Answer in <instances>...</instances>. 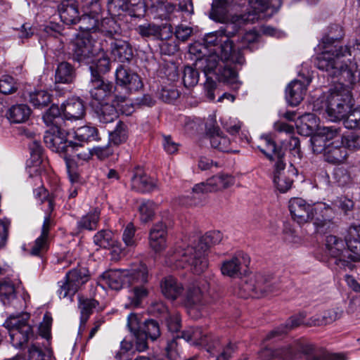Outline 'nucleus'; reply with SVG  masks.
Returning a JSON list of instances; mask_svg holds the SVG:
<instances>
[{
    "instance_id": "nucleus-1",
    "label": "nucleus",
    "mask_w": 360,
    "mask_h": 360,
    "mask_svg": "<svg viewBox=\"0 0 360 360\" xmlns=\"http://www.w3.org/2000/svg\"><path fill=\"white\" fill-rule=\"evenodd\" d=\"M334 48V51L333 49L327 50L317 56V68L327 72L330 77H341L349 84L354 83L359 66L354 58H345L360 54V41L352 39L345 46H335Z\"/></svg>"
},
{
    "instance_id": "nucleus-2",
    "label": "nucleus",
    "mask_w": 360,
    "mask_h": 360,
    "mask_svg": "<svg viewBox=\"0 0 360 360\" xmlns=\"http://www.w3.org/2000/svg\"><path fill=\"white\" fill-rule=\"evenodd\" d=\"M289 210L292 219L300 224L314 221L316 231L325 234L333 226L330 218L333 208L323 202L310 205L300 198H293L289 201Z\"/></svg>"
},
{
    "instance_id": "nucleus-3",
    "label": "nucleus",
    "mask_w": 360,
    "mask_h": 360,
    "mask_svg": "<svg viewBox=\"0 0 360 360\" xmlns=\"http://www.w3.org/2000/svg\"><path fill=\"white\" fill-rule=\"evenodd\" d=\"M116 83L115 99L114 103L124 114L129 115L134 111V107L129 99V95L141 89L143 84L140 77L134 72L119 66L115 72Z\"/></svg>"
},
{
    "instance_id": "nucleus-4",
    "label": "nucleus",
    "mask_w": 360,
    "mask_h": 360,
    "mask_svg": "<svg viewBox=\"0 0 360 360\" xmlns=\"http://www.w3.org/2000/svg\"><path fill=\"white\" fill-rule=\"evenodd\" d=\"M148 281V268L141 262L130 269L107 271L100 278V282L115 290L122 289L126 283L132 285L136 283H146Z\"/></svg>"
},
{
    "instance_id": "nucleus-5",
    "label": "nucleus",
    "mask_w": 360,
    "mask_h": 360,
    "mask_svg": "<svg viewBox=\"0 0 360 360\" xmlns=\"http://www.w3.org/2000/svg\"><path fill=\"white\" fill-rule=\"evenodd\" d=\"M211 46L214 47L213 53H215V50H217L218 53H220L222 59H231L240 64H243L245 62V58L240 51L234 50L233 41L227 37H223L221 34H219V30L206 34L204 37V44L195 43L190 47L189 51L195 55L201 54Z\"/></svg>"
},
{
    "instance_id": "nucleus-6",
    "label": "nucleus",
    "mask_w": 360,
    "mask_h": 360,
    "mask_svg": "<svg viewBox=\"0 0 360 360\" xmlns=\"http://www.w3.org/2000/svg\"><path fill=\"white\" fill-rule=\"evenodd\" d=\"M168 264L176 268H186L188 266L196 274L203 273L208 268L207 252L195 246H188L184 249H176L167 261Z\"/></svg>"
},
{
    "instance_id": "nucleus-7",
    "label": "nucleus",
    "mask_w": 360,
    "mask_h": 360,
    "mask_svg": "<svg viewBox=\"0 0 360 360\" xmlns=\"http://www.w3.org/2000/svg\"><path fill=\"white\" fill-rule=\"evenodd\" d=\"M352 105L349 89L340 83L331 89L327 98L326 112L329 119L336 122L345 119Z\"/></svg>"
},
{
    "instance_id": "nucleus-8",
    "label": "nucleus",
    "mask_w": 360,
    "mask_h": 360,
    "mask_svg": "<svg viewBox=\"0 0 360 360\" xmlns=\"http://www.w3.org/2000/svg\"><path fill=\"white\" fill-rule=\"evenodd\" d=\"M30 316L27 313L11 315L5 321L4 326L8 330L11 342L17 349H22L34 337L32 326L27 321Z\"/></svg>"
},
{
    "instance_id": "nucleus-9",
    "label": "nucleus",
    "mask_w": 360,
    "mask_h": 360,
    "mask_svg": "<svg viewBox=\"0 0 360 360\" xmlns=\"http://www.w3.org/2000/svg\"><path fill=\"white\" fill-rule=\"evenodd\" d=\"M70 134V127L68 126L51 127L45 133L44 143L52 151L71 155L79 146L73 141H68Z\"/></svg>"
},
{
    "instance_id": "nucleus-10",
    "label": "nucleus",
    "mask_w": 360,
    "mask_h": 360,
    "mask_svg": "<svg viewBox=\"0 0 360 360\" xmlns=\"http://www.w3.org/2000/svg\"><path fill=\"white\" fill-rule=\"evenodd\" d=\"M89 279V271L85 267L75 268L69 271L64 281L58 282L57 291L60 299L67 298L72 302L79 288Z\"/></svg>"
},
{
    "instance_id": "nucleus-11",
    "label": "nucleus",
    "mask_w": 360,
    "mask_h": 360,
    "mask_svg": "<svg viewBox=\"0 0 360 360\" xmlns=\"http://www.w3.org/2000/svg\"><path fill=\"white\" fill-rule=\"evenodd\" d=\"M269 276L261 273L248 277L239 285L238 295L242 298H259L265 295L269 288Z\"/></svg>"
},
{
    "instance_id": "nucleus-12",
    "label": "nucleus",
    "mask_w": 360,
    "mask_h": 360,
    "mask_svg": "<svg viewBox=\"0 0 360 360\" xmlns=\"http://www.w3.org/2000/svg\"><path fill=\"white\" fill-rule=\"evenodd\" d=\"M72 54L74 60L78 63L89 64L94 53L98 49H96L95 42L88 33L78 35L72 44Z\"/></svg>"
},
{
    "instance_id": "nucleus-13",
    "label": "nucleus",
    "mask_w": 360,
    "mask_h": 360,
    "mask_svg": "<svg viewBox=\"0 0 360 360\" xmlns=\"http://www.w3.org/2000/svg\"><path fill=\"white\" fill-rule=\"evenodd\" d=\"M101 0H82V7L85 13L79 17L78 21L80 23V30L86 32L97 31L98 22L101 19Z\"/></svg>"
},
{
    "instance_id": "nucleus-14",
    "label": "nucleus",
    "mask_w": 360,
    "mask_h": 360,
    "mask_svg": "<svg viewBox=\"0 0 360 360\" xmlns=\"http://www.w3.org/2000/svg\"><path fill=\"white\" fill-rule=\"evenodd\" d=\"M326 253L335 259V264L340 268L349 264V251L347 247V240H344L334 235L327 236L325 240Z\"/></svg>"
},
{
    "instance_id": "nucleus-15",
    "label": "nucleus",
    "mask_w": 360,
    "mask_h": 360,
    "mask_svg": "<svg viewBox=\"0 0 360 360\" xmlns=\"http://www.w3.org/2000/svg\"><path fill=\"white\" fill-rule=\"evenodd\" d=\"M207 304V300L204 291L198 283L191 284L187 290L186 306L190 316L198 319L203 315Z\"/></svg>"
},
{
    "instance_id": "nucleus-16",
    "label": "nucleus",
    "mask_w": 360,
    "mask_h": 360,
    "mask_svg": "<svg viewBox=\"0 0 360 360\" xmlns=\"http://www.w3.org/2000/svg\"><path fill=\"white\" fill-rule=\"evenodd\" d=\"M271 147H273L274 157L271 155V160L276 158L275 164L276 172L274 178V182L276 188L282 193H285L288 191L292 181L287 177L282 175L281 171L284 170L285 167V163L283 158H284L285 148L282 146H277L274 141H271Z\"/></svg>"
},
{
    "instance_id": "nucleus-17",
    "label": "nucleus",
    "mask_w": 360,
    "mask_h": 360,
    "mask_svg": "<svg viewBox=\"0 0 360 360\" xmlns=\"http://www.w3.org/2000/svg\"><path fill=\"white\" fill-rule=\"evenodd\" d=\"M235 183V178L229 174H219L208 179L206 182L196 184L193 188V197L199 194L226 189Z\"/></svg>"
},
{
    "instance_id": "nucleus-18",
    "label": "nucleus",
    "mask_w": 360,
    "mask_h": 360,
    "mask_svg": "<svg viewBox=\"0 0 360 360\" xmlns=\"http://www.w3.org/2000/svg\"><path fill=\"white\" fill-rule=\"evenodd\" d=\"M181 337L193 345L207 347V352L213 354L214 349L219 344L218 340L212 339V337L208 336L207 332L199 327L188 328L183 331Z\"/></svg>"
},
{
    "instance_id": "nucleus-19",
    "label": "nucleus",
    "mask_w": 360,
    "mask_h": 360,
    "mask_svg": "<svg viewBox=\"0 0 360 360\" xmlns=\"http://www.w3.org/2000/svg\"><path fill=\"white\" fill-rule=\"evenodd\" d=\"M249 262L248 256L240 252L232 257L224 260L221 264L220 270L222 275L230 278H236L240 275L243 264L248 266Z\"/></svg>"
},
{
    "instance_id": "nucleus-20",
    "label": "nucleus",
    "mask_w": 360,
    "mask_h": 360,
    "mask_svg": "<svg viewBox=\"0 0 360 360\" xmlns=\"http://www.w3.org/2000/svg\"><path fill=\"white\" fill-rule=\"evenodd\" d=\"M167 229L163 221H158L153 224L149 231V247L156 253L165 250L167 247Z\"/></svg>"
},
{
    "instance_id": "nucleus-21",
    "label": "nucleus",
    "mask_w": 360,
    "mask_h": 360,
    "mask_svg": "<svg viewBox=\"0 0 360 360\" xmlns=\"http://www.w3.org/2000/svg\"><path fill=\"white\" fill-rule=\"evenodd\" d=\"M91 88L89 93L93 99L102 103L105 98L115 94L116 87L110 82L104 80L100 75L93 76L91 79Z\"/></svg>"
},
{
    "instance_id": "nucleus-22",
    "label": "nucleus",
    "mask_w": 360,
    "mask_h": 360,
    "mask_svg": "<svg viewBox=\"0 0 360 360\" xmlns=\"http://www.w3.org/2000/svg\"><path fill=\"white\" fill-rule=\"evenodd\" d=\"M62 110L68 126L70 127L73 122L82 120L85 115V107L82 100L72 97L68 98L62 105Z\"/></svg>"
},
{
    "instance_id": "nucleus-23",
    "label": "nucleus",
    "mask_w": 360,
    "mask_h": 360,
    "mask_svg": "<svg viewBox=\"0 0 360 360\" xmlns=\"http://www.w3.org/2000/svg\"><path fill=\"white\" fill-rule=\"evenodd\" d=\"M53 226V221L49 214L44 217L40 236L34 240L30 253L34 256H39L46 252L49 248L50 229Z\"/></svg>"
},
{
    "instance_id": "nucleus-24",
    "label": "nucleus",
    "mask_w": 360,
    "mask_h": 360,
    "mask_svg": "<svg viewBox=\"0 0 360 360\" xmlns=\"http://www.w3.org/2000/svg\"><path fill=\"white\" fill-rule=\"evenodd\" d=\"M198 55L194 63L195 68L204 72L207 77L210 74L215 75V72L221 64L220 53L215 50V53H211L207 56L205 53Z\"/></svg>"
},
{
    "instance_id": "nucleus-25",
    "label": "nucleus",
    "mask_w": 360,
    "mask_h": 360,
    "mask_svg": "<svg viewBox=\"0 0 360 360\" xmlns=\"http://www.w3.org/2000/svg\"><path fill=\"white\" fill-rule=\"evenodd\" d=\"M323 155L325 160L329 163L334 165L343 163L348 157V151L344 144V139L328 143Z\"/></svg>"
},
{
    "instance_id": "nucleus-26",
    "label": "nucleus",
    "mask_w": 360,
    "mask_h": 360,
    "mask_svg": "<svg viewBox=\"0 0 360 360\" xmlns=\"http://www.w3.org/2000/svg\"><path fill=\"white\" fill-rule=\"evenodd\" d=\"M61 20L67 25H74L79 20L80 12L76 0H63L58 6Z\"/></svg>"
},
{
    "instance_id": "nucleus-27",
    "label": "nucleus",
    "mask_w": 360,
    "mask_h": 360,
    "mask_svg": "<svg viewBox=\"0 0 360 360\" xmlns=\"http://www.w3.org/2000/svg\"><path fill=\"white\" fill-rule=\"evenodd\" d=\"M310 80H307V83L295 79L292 81L286 87L285 97L288 103L292 106L298 105L304 99L306 94L307 86L309 84Z\"/></svg>"
},
{
    "instance_id": "nucleus-28",
    "label": "nucleus",
    "mask_w": 360,
    "mask_h": 360,
    "mask_svg": "<svg viewBox=\"0 0 360 360\" xmlns=\"http://www.w3.org/2000/svg\"><path fill=\"white\" fill-rule=\"evenodd\" d=\"M295 126L300 135L311 136L317 129L319 118L313 113H304L297 118Z\"/></svg>"
},
{
    "instance_id": "nucleus-29",
    "label": "nucleus",
    "mask_w": 360,
    "mask_h": 360,
    "mask_svg": "<svg viewBox=\"0 0 360 360\" xmlns=\"http://www.w3.org/2000/svg\"><path fill=\"white\" fill-rule=\"evenodd\" d=\"M131 0H108V11L114 15H119L121 12L127 11L131 16L141 15L140 12L143 11V7H138L129 4Z\"/></svg>"
},
{
    "instance_id": "nucleus-30",
    "label": "nucleus",
    "mask_w": 360,
    "mask_h": 360,
    "mask_svg": "<svg viewBox=\"0 0 360 360\" xmlns=\"http://www.w3.org/2000/svg\"><path fill=\"white\" fill-rule=\"evenodd\" d=\"M160 288L163 295L172 300L179 298L184 291L182 284L172 276H166L162 280Z\"/></svg>"
},
{
    "instance_id": "nucleus-31",
    "label": "nucleus",
    "mask_w": 360,
    "mask_h": 360,
    "mask_svg": "<svg viewBox=\"0 0 360 360\" xmlns=\"http://www.w3.org/2000/svg\"><path fill=\"white\" fill-rule=\"evenodd\" d=\"M345 36V32L341 26L339 25H330L327 31V33L323 37L321 46L323 51H326L330 49H335L334 46H338L337 43L340 41Z\"/></svg>"
},
{
    "instance_id": "nucleus-32",
    "label": "nucleus",
    "mask_w": 360,
    "mask_h": 360,
    "mask_svg": "<svg viewBox=\"0 0 360 360\" xmlns=\"http://www.w3.org/2000/svg\"><path fill=\"white\" fill-rule=\"evenodd\" d=\"M127 326L136 338V349L139 352L145 351L148 348V337L140 330V323L136 314H131L128 316Z\"/></svg>"
},
{
    "instance_id": "nucleus-33",
    "label": "nucleus",
    "mask_w": 360,
    "mask_h": 360,
    "mask_svg": "<svg viewBox=\"0 0 360 360\" xmlns=\"http://www.w3.org/2000/svg\"><path fill=\"white\" fill-rule=\"evenodd\" d=\"M229 62L238 64V63H235L231 59L225 60L221 58V64L219 66L217 71L215 72L216 78L219 82L227 84H235L238 82V74L228 63ZM239 65L240 64L239 63Z\"/></svg>"
},
{
    "instance_id": "nucleus-34",
    "label": "nucleus",
    "mask_w": 360,
    "mask_h": 360,
    "mask_svg": "<svg viewBox=\"0 0 360 360\" xmlns=\"http://www.w3.org/2000/svg\"><path fill=\"white\" fill-rule=\"evenodd\" d=\"M111 52L115 58L121 63L129 62L133 57L131 46L123 40H115L112 42Z\"/></svg>"
},
{
    "instance_id": "nucleus-35",
    "label": "nucleus",
    "mask_w": 360,
    "mask_h": 360,
    "mask_svg": "<svg viewBox=\"0 0 360 360\" xmlns=\"http://www.w3.org/2000/svg\"><path fill=\"white\" fill-rule=\"evenodd\" d=\"M31 115V109L25 104L12 105L6 112V117L12 123L26 122Z\"/></svg>"
},
{
    "instance_id": "nucleus-36",
    "label": "nucleus",
    "mask_w": 360,
    "mask_h": 360,
    "mask_svg": "<svg viewBox=\"0 0 360 360\" xmlns=\"http://www.w3.org/2000/svg\"><path fill=\"white\" fill-rule=\"evenodd\" d=\"M131 187L139 192H149L156 188V182L146 174L139 171L131 178Z\"/></svg>"
},
{
    "instance_id": "nucleus-37",
    "label": "nucleus",
    "mask_w": 360,
    "mask_h": 360,
    "mask_svg": "<svg viewBox=\"0 0 360 360\" xmlns=\"http://www.w3.org/2000/svg\"><path fill=\"white\" fill-rule=\"evenodd\" d=\"M89 64H90L89 70L91 77L94 75H100L101 73L104 74L110 69V59L103 52L98 53L96 55L95 53L94 58H92V60Z\"/></svg>"
},
{
    "instance_id": "nucleus-38",
    "label": "nucleus",
    "mask_w": 360,
    "mask_h": 360,
    "mask_svg": "<svg viewBox=\"0 0 360 360\" xmlns=\"http://www.w3.org/2000/svg\"><path fill=\"white\" fill-rule=\"evenodd\" d=\"M210 141L211 146L216 150L224 153L236 152L231 147L229 139L224 136L219 128H214L210 131Z\"/></svg>"
},
{
    "instance_id": "nucleus-39",
    "label": "nucleus",
    "mask_w": 360,
    "mask_h": 360,
    "mask_svg": "<svg viewBox=\"0 0 360 360\" xmlns=\"http://www.w3.org/2000/svg\"><path fill=\"white\" fill-rule=\"evenodd\" d=\"M76 73L74 67L68 62L59 63L56 70L55 79L56 82L70 84L75 79Z\"/></svg>"
},
{
    "instance_id": "nucleus-40",
    "label": "nucleus",
    "mask_w": 360,
    "mask_h": 360,
    "mask_svg": "<svg viewBox=\"0 0 360 360\" xmlns=\"http://www.w3.org/2000/svg\"><path fill=\"white\" fill-rule=\"evenodd\" d=\"M96 112L100 122L105 124L112 122L117 117L115 107L108 103H99L96 106Z\"/></svg>"
},
{
    "instance_id": "nucleus-41",
    "label": "nucleus",
    "mask_w": 360,
    "mask_h": 360,
    "mask_svg": "<svg viewBox=\"0 0 360 360\" xmlns=\"http://www.w3.org/2000/svg\"><path fill=\"white\" fill-rule=\"evenodd\" d=\"M43 120L47 126L57 127L68 126V122L65 121L64 116L60 115V109L56 105H52L50 108L43 115Z\"/></svg>"
},
{
    "instance_id": "nucleus-42",
    "label": "nucleus",
    "mask_w": 360,
    "mask_h": 360,
    "mask_svg": "<svg viewBox=\"0 0 360 360\" xmlns=\"http://www.w3.org/2000/svg\"><path fill=\"white\" fill-rule=\"evenodd\" d=\"M306 314L304 313H300L289 318L285 325H281L278 328L271 331V337L280 335L288 333L289 330L297 328L298 326L304 324L305 325L304 319Z\"/></svg>"
},
{
    "instance_id": "nucleus-43",
    "label": "nucleus",
    "mask_w": 360,
    "mask_h": 360,
    "mask_svg": "<svg viewBox=\"0 0 360 360\" xmlns=\"http://www.w3.org/2000/svg\"><path fill=\"white\" fill-rule=\"evenodd\" d=\"M98 305V302L95 299L79 297L78 308L80 311L82 323H86L94 309Z\"/></svg>"
},
{
    "instance_id": "nucleus-44",
    "label": "nucleus",
    "mask_w": 360,
    "mask_h": 360,
    "mask_svg": "<svg viewBox=\"0 0 360 360\" xmlns=\"http://www.w3.org/2000/svg\"><path fill=\"white\" fill-rule=\"evenodd\" d=\"M100 217V211L94 209L86 215L83 216L77 224L78 231L83 230H94L96 228Z\"/></svg>"
},
{
    "instance_id": "nucleus-45",
    "label": "nucleus",
    "mask_w": 360,
    "mask_h": 360,
    "mask_svg": "<svg viewBox=\"0 0 360 360\" xmlns=\"http://www.w3.org/2000/svg\"><path fill=\"white\" fill-rule=\"evenodd\" d=\"M233 0H214L210 18L217 22H224L227 17V6Z\"/></svg>"
},
{
    "instance_id": "nucleus-46",
    "label": "nucleus",
    "mask_w": 360,
    "mask_h": 360,
    "mask_svg": "<svg viewBox=\"0 0 360 360\" xmlns=\"http://www.w3.org/2000/svg\"><path fill=\"white\" fill-rule=\"evenodd\" d=\"M222 233L219 231H210L199 238L195 247L207 252L212 245L219 244L222 240Z\"/></svg>"
},
{
    "instance_id": "nucleus-47",
    "label": "nucleus",
    "mask_w": 360,
    "mask_h": 360,
    "mask_svg": "<svg viewBox=\"0 0 360 360\" xmlns=\"http://www.w3.org/2000/svg\"><path fill=\"white\" fill-rule=\"evenodd\" d=\"M74 137L81 142L97 141L98 138V129L92 126H83L73 131Z\"/></svg>"
},
{
    "instance_id": "nucleus-48",
    "label": "nucleus",
    "mask_w": 360,
    "mask_h": 360,
    "mask_svg": "<svg viewBox=\"0 0 360 360\" xmlns=\"http://www.w3.org/2000/svg\"><path fill=\"white\" fill-rule=\"evenodd\" d=\"M27 99L38 108L47 106L51 101V95L44 90H34L29 92Z\"/></svg>"
},
{
    "instance_id": "nucleus-49",
    "label": "nucleus",
    "mask_w": 360,
    "mask_h": 360,
    "mask_svg": "<svg viewBox=\"0 0 360 360\" xmlns=\"http://www.w3.org/2000/svg\"><path fill=\"white\" fill-rule=\"evenodd\" d=\"M128 128L126 124L119 121L115 129L109 134V139L114 145L118 146L127 141Z\"/></svg>"
},
{
    "instance_id": "nucleus-50",
    "label": "nucleus",
    "mask_w": 360,
    "mask_h": 360,
    "mask_svg": "<svg viewBox=\"0 0 360 360\" xmlns=\"http://www.w3.org/2000/svg\"><path fill=\"white\" fill-rule=\"evenodd\" d=\"M348 256H350L349 264L350 262L360 261V238L357 236H352L348 233L346 237Z\"/></svg>"
},
{
    "instance_id": "nucleus-51",
    "label": "nucleus",
    "mask_w": 360,
    "mask_h": 360,
    "mask_svg": "<svg viewBox=\"0 0 360 360\" xmlns=\"http://www.w3.org/2000/svg\"><path fill=\"white\" fill-rule=\"evenodd\" d=\"M93 239L94 244L99 248L108 249L115 245L113 234L108 230L98 231Z\"/></svg>"
},
{
    "instance_id": "nucleus-52",
    "label": "nucleus",
    "mask_w": 360,
    "mask_h": 360,
    "mask_svg": "<svg viewBox=\"0 0 360 360\" xmlns=\"http://www.w3.org/2000/svg\"><path fill=\"white\" fill-rule=\"evenodd\" d=\"M15 300L13 284L9 281L0 283V300L4 305L10 304Z\"/></svg>"
},
{
    "instance_id": "nucleus-53",
    "label": "nucleus",
    "mask_w": 360,
    "mask_h": 360,
    "mask_svg": "<svg viewBox=\"0 0 360 360\" xmlns=\"http://www.w3.org/2000/svg\"><path fill=\"white\" fill-rule=\"evenodd\" d=\"M140 330L152 340H155L160 335L159 323L153 319L145 321L143 326H140Z\"/></svg>"
},
{
    "instance_id": "nucleus-54",
    "label": "nucleus",
    "mask_w": 360,
    "mask_h": 360,
    "mask_svg": "<svg viewBox=\"0 0 360 360\" xmlns=\"http://www.w3.org/2000/svg\"><path fill=\"white\" fill-rule=\"evenodd\" d=\"M156 205L150 200L143 201L139 207L140 219L143 223L151 221L155 215Z\"/></svg>"
},
{
    "instance_id": "nucleus-55",
    "label": "nucleus",
    "mask_w": 360,
    "mask_h": 360,
    "mask_svg": "<svg viewBox=\"0 0 360 360\" xmlns=\"http://www.w3.org/2000/svg\"><path fill=\"white\" fill-rule=\"evenodd\" d=\"M318 131L327 143H330L335 140H341L343 137V135L341 134V128L335 126L321 127L318 129Z\"/></svg>"
},
{
    "instance_id": "nucleus-56",
    "label": "nucleus",
    "mask_w": 360,
    "mask_h": 360,
    "mask_svg": "<svg viewBox=\"0 0 360 360\" xmlns=\"http://www.w3.org/2000/svg\"><path fill=\"white\" fill-rule=\"evenodd\" d=\"M34 198L44 203L45 202H47V210H46V214H49L51 216V212L53 211L54 207L53 200L52 197L49 196V194L46 189L44 186H39L34 191Z\"/></svg>"
},
{
    "instance_id": "nucleus-57",
    "label": "nucleus",
    "mask_w": 360,
    "mask_h": 360,
    "mask_svg": "<svg viewBox=\"0 0 360 360\" xmlns=\"http://www.w3.org/2000/svg\"><path fill=\"white\" fill-rule=\"evenodd\" d=\"M53 352L50 349L43 352L36 344H32L28 349L27 360H51Z\"/></svg>"
},
{
    "instance_id": "nucleus-58",
    "label": "nucleus",
    "mask_w": 360,
    "mask_h": 360,
    "mask_svg": "<svg viewBox=\"0 0 360 360\" xmlns=\"http://www.w3.org/2000/svg\"><path fill=\"white\" fill-rule=\"evenodd\" d=\"M199 69L191 66H186L184 70L183 82L186 87H191L196 85L199 80Z\"/></svg>"
},
{
    "instance_id": "nucleus-59",
    "label": "nucleus",
    "mask_w": 360,
    "mask_h": 360,
    "mask_svg": "<svg viewBox=\"0 0 360 360\" xmlns=\"http://www.w3.org/2000/svg\"><path fill=\"white\" fill-rule=\"evenodd\" d=\"M97 31L103 33L106 36L112 37L117 33V24L111 18H104L98 22Z\"/></svg>"
},
{
    "instance_id": "nucleus-60",
    "label": "nucleus",
    "mask_w": 360,
    "mask_h": 360,
    "mask_svg": "<svg viewBox=\"0 0 360 360\" xmlns=\"http://www.w3.org/2000/svg\"><path fill=\"white\" fill-rule=\"evenodd\" d=\"M136 284L140 285L134 287L131 290V295L130 296V304L136 307L141 304L142 300L146 298L148 294L147 288L143 285V283Z\"/></svg>"
},
{
    "instance_id": "nucleus-61",
    "label": "nucleus",
    "mask_w": 360,
    "mask_h": 360,
    "mask_svg": "<svg viewBox=\"0 0 360 360\" xmlns=\"http://www.w3.org/2000/svg\"><path fill=\"white\" fill-rule=\"evenodd\" d=\"M18 90V84L13 77L3 75L0 78V92L3 94H11Z\"/></svg>"
},
{
    "instance_id": "nucleus-62",
    "label": "nucleus",
    "mask_w": 360,
    "mask_h": 360,
    "mask_svg": "<svg viewBox=\"0 0 360 360\" xmlns=\"http://www.w3.org/2000/svg\"><path fill=\"white\" fill-rule=\"evenodd\" d=\"M341 139H344V144L347 151L360 150V131L352 132L347 136H343Z\"/></svg>"
},
{
    "instance_id": "nucleus-63",
    "label": "nucleus",
    "mask_w": 360,
    "mask_h": 360,
    "mask_svg": "<svg viewBox=\"0 0 360 360\" xmlns=\"http://www.w3.org/2000/svg\"><path fill=\"white\" fill-rule=\"evenodd\" d=\"M343 120L346 128L360 129V107L349 112Z\"/></svg>"
},
{
    "instance_id": "nucleus-64",
    "label": "nucleus",
    "mask_w": 360,
    "mask_h": 360,
    "mask_svg": "<svg viewBox=\"0 0 360 360\" xmlns=\"http://www.w3.org/2000/svg\"><path fill=\"white\" fill-rule=\"evenodd\" d=\"M137 30L139 34L143 37H158L160 35L161 28L158 25L147 24L139 25Z\"/></svg>"
}]
</instances>
